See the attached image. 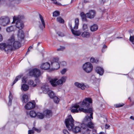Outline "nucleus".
<instances>
[{"mask_svg": "<svg viewBox=\"0 0 134 134\" xmlns=\"http://www.w3.org/2000/svg\"><path fill=\"white\" fill-rule=\"evenodd\" d=\"M20 42L15 41L14 35H12L8 41L7 44L2 43L0 44V49L4 51L7 53H10L14 49H17L20 47Z\"/></svg>", "mask_w": 134, "mask_h": 134, "instance_id": "f257e3e1", "label": "nucleus"}, {"mask_svg": "<svg viewBox=\"0 0 134 134\" xmlns=\"http://www.w3.org/2000/svg\"><path fill=\"white\" fill-rule=\"evenodd\" d=\"M92 100L91 99L89 98H86L84 99L82 103H78L80 105V107L79 108V110L80 111H82L85 113H90V116L87 115L85 117L84 119V122H88L91 119L90 118L93 119L92 110V108H90L87 109H85L88 108L90 105L89 103H92Z\"/></svg>", "mask_w": 134, "mask_h": 134, "instance_id": "f03ea898", "label": "nucleus"}, {"mask_svg": "<svg viewBox=\"0 0 134 134\" xmlns=\"http://www.w3.org/2000/svg\"><path fill=\"white\" fill-rule=\"evenodd\" d=\"M85 122H86V121H84V123L81 124L79 122L74 121L71 115H69L68 118L65 119V121L66 126L79 125H84V126H93L94 125L91 121H90L88 122L87 125L86 124L87 122L85 123Z\"/></svg>", "mask_w": 134, "mask_h": 134, "instance_id": "7ed1b4c3", "label": "nucleus"}, {"mask_svg": "<svg viewBox=\"0 0 134 134\" xmlns=\"http://www.w3.org/2000/svg\"><path fill=\"white\" fill-rule=\"evenodd\" d=\"M24 18L23 15H19L18 16H14L13 18V23H16V27L20 30L23 29L24 27V25L21 20Z\"/></svg>", "mask_w": 134, "mask_h": 134, "instance_id": "20e7f679", "label": "nucleus"}, {"mask_svg": "<svg viewBox=\"0 0 134 134\" xmlns=\"http://www.w3.org/2000/svg\"><path fill=\"white\" fill-rule=\"evenodd\" d=\"M44 93L48 92L49 96L51 98H53L55 96V95L53 92L52 91L49 90L48 87L47 86H43L41 87Z\"/></svg>", "mask_w": 134, "mask_h": 134, "instance_id": "39448f33", "label": "nucleus"}, {"mask_svg": "<svg viewBox=\"0 0 134 134\" xmlns=\"http://www.w3.org/2000/svg\"><path fill=\"white\" fill-rule=\"evenodd\" d=\"M93 66L92 64L89 62H87L84 64L83 66V70L86 72H90L92 70Z\"/></svg>", "mask_w": 134, "mask_h": 134, "instance_id": "423d86ee", "label": "nucleus"}, {"mask_svg": "<svg viewBox=\"0 0 134 134\" xmlns=\"http://www.w3.org/2000/svg\"><path fill=\"white\" fill-rule=\"evenodd\" d=\"M10 22L9 18L6 16H2L0 18V25L5 26L7 25Z\"/></svg>", "mask_w": 134, "mask_h": 134, "instance_id": "0eeeda50", "label": "nucleus"}, {"mask_svg": "<svg viewBox=\"0 0 134 134\" xmlns=\"http://www.w3.org/2000/svg\"><path fill=\"white\" fill-rule=\"evenodd\" d=\"M59 62V59L54 58L53 60V62H51V65L52 66L54 70H57L60 67Z\"/></svg>", "mask_w": 134, "mask_h": 134, "instance_id": "6e6552de", "label": "nucleus"}, {"mask_svg": "<svg viewBox=\"0 0 134 134\" xmlns=\"http://www.w3.org/2000/svg\"><path fill=\"white\" fill-rule=\"evenodd\" d=\"M29 74L31 76H34L35 77L39 76L41 74L40 71L37 68H34L30 71Z\"/></svg>", "mask_w": 134, "mask_h": 134, "instance_id": "1a4fd4ad", "label": "nucleus"}, {"mask_svg": "<svg viewBox=\"0 0 134 134\" xmlns=\"http://www.w3.org/2000/svg\"><path fill=\"white\" fill-rule=\"evenodd\" d=\"M67 128L69 131L76 133L81 131V128L79 126H66Z\"/></svg>", "mask_w": 134, "mask_h": 134, "instance_id": "9d476101", "label": "nucleus"}, {"mask_svg": "<svg viewBox=\"0 0 134 134\" xmlns=\"http://www.w3.org/2000/svg\"><path fill=\"white\" fill-rule=\"evenodd\" d=\"M35 107V102H28L25 106V108L27 110H29L34 109Z\"/></svg>", "mask_w": 134, "mask_h": 134, "instance_id": "9b49d317", "label": "nucleus"}, {"mask_svg": "<svg viewBox=\"0 0 134 134\" xmlns=\"http://www.w3.org/2000/svg\"><path fill=\"white\" fill-rule=\"evenodd\" d=\"M39 16L41 21H40L39 22V26L41 29L42 30L44 28H45V24L44 20L42 16L40 14H39Z\"/></svg>", "mask_w": 134, "mask_h": 134, "instance_id": "f8f14e48", "label": "nucleus"}, {"mask_svg": "<svg viewBox=\"0 0 134 134\" xmlns=\"http://www.w3.org/2000/svg\"><path fill=\"white\" fill-rule=\"evenodd\" d=\"M96 14L95 11L91 10L86 13V17L92 19L94 18Z\"/></svg>", "mask_w": 134, "mask_h": 134, "instance_id": "ddd939ff", "label": "nucleus"}, {"mask_svg": "<svg viewBox=\"0 0 134 134\" xmlns=\"http://www.w3.org/2000/svg\"><path fill=\"white\" fill-rule=\"evenodd\" d=\"M49 82L53 86H56L57 85H60V84H59L57 83L58 82V79L56 78L51 79Z\"/></svg>", "mask_w": 134, "mask_h": 134, "instance_id": "4468645a", "label": "nucleus"}, {"mask_svg": "<svg viewBox=\"0 0 134 134\" xmlns=\"http://www.w3.org/2000/svg\"><path fill=\"white\" fill-rule=\"evenodd\" d=\"M50 66V64L46 62L42 64L40 66L41 68L42 69L47 70L49 69Z\"/></svg>", "mask_w": 134, "mask_h": 134, "instance_id": "2eb2a0df", "label": "nucleus"}, {"mask_svg": "<svg viewBox=\"0 0 134 134\" xmlns=\"http://www.w3.org/2000/svg\"><path fill=\"white\" fill-rule=\"evenodd\" d=\"M18 36V40L19 41L24 39V34L23 30H20L19 31Z\"/></svg>", "mask_w": 134, "mask_h": 134, "instance_id": "dca6fc26", "label": "nucleus"}, {"mask_svg": "<svg viewBox=\"0 0 134 134\" xmlns=\"http://www.w3.org/2000/svg\"><path fill=\"white\" fill-rule=\"evenodd\" d=\"M74 85L76 86L81 88L82 90H85L86 88V86L83 83H81L78 82H76L74 83Z\"/></svg>", "mask_w": 134, "mask_h": 134, "instance_id": "f3484780", "label": "nucleus"}, {"mask_svg": "<svg viewBox=\"0 0 134 134\" xmlns=\"http://www.w3.org/2000/svg\"><path fill=\"white\" fill-rule=\"evenodd\" d=\"M96 71L97 73L99 74L100 75H103L104 72L103 69L99 66L96 67Z\"/></svg>", "mask_w": 134, "mask_h": 134, "instance_id": "a211bd4d", "label": "nucleus"}, {"mask_svg": "<svg viewBox=\"0 0 134 134\" xmlns=\"http://www.w3.org/2000/svg\"><path fill=\"white\" fill-rule=\"evenodd\" d=\"M34 130H35L38 132H40L41 131V129H37L35 127H33L32 130H29L28 131V134H32L34 133Z\"/></svg>", "mask_w": 134, "mask_h": 134, "instance_id": "6ab92c4d", "label": "nucleus"}, {"mask_svg": "<svg viewBox=\"0 0 134 134\" xmlns=\"http://www.w3.org/2000/svg\"><path fill=\"white\" fill-rule=\"evenodd\" d=\"M73 107L75 108V109H72L71 110V112L72 113H78L79 112V110H78L77 109L80 107V105L78 104H75Z\"/></svg>", "mask_w": 134, "mask_h": 134, "instance_id": "aec40b11", "label": "nucleus"}, {"mask_svg": "<svg viewBox=\"0 0 134 134\" xmlns=\"http://www.w3.org/2000/svg\"><path fill=\"white\" fill-rule=\"evenodd\" d=\"M66 79L67 77H63L60 79L58 80V82L57 83L60 84V85H62L63 83L65 82Z\"/></svg>", "mask_w": 134, "mask_h": 134, "instance_id": "412c9836", "label": "nucleus"}, {"mask_svg": "<svg viewBox=\"0 0 134 134\" xmlns=\"http://www.w3.org/2000/svg\"><path fill=\"white\" fill-rule=\"evenodd\" d=\"M81 36L83 37L88 38L90 36V34L88 32H84L82 34Z\"/></svg>", "mask_w": 134, "mask_h": 134, "instance_id": "4be33fe9", "label": "nucleus"}, {"mask_svg": "<svg viewBox=\"0 0 134 134\" xmlns=\"http://www.w3.org/2000/svg\"><path fill=\"white\" fill-rule=\"evenodd\" d=\"M15 29V26H12L7 27L6 29V30L7 32H10L14 31Z\"/></svg>", "mask_w": 134, "mask_h": 134, "instance_id": "5701e85b", "label": "nucleus"}, {"mask_svg": "<svg viewBox=\"0 0 134 134\" xmlns=\"http://www.w3.org/2000/svg\"><path fill=\"white\" fill-rule=\"evenodd\" d=\"M71 32L73 35L77 36L80 35L81 33L80 31H75L73 29H72Z\"/></svg>", "mask_w": 134, "mask_h": 134, "instance_id": "b1692460", "label": "nucleus"}, {"mask_svg": "<svg viewBox=\"0 0 134 134\" xmlns=\"http://www.w3.org/2000/svg\"><path fill=\"white\" fill-rule=\"evenodd\" d=\"M29 114L31 118H34L37 116L36 113L33 110L30 111Z\"/></svg>", "mask_w": 134, "mask_h": 134, "instance_id": "393cba45", "label": "nucleus"}, {"mask_svg": "<svg viewBox=\"0 0 134 134\" xmlns=\"http://www.w3.org/2000/svg\"><path fill=\"white\" fill-rule=\"evenodd\" d=\"M21 89L25 91H27L29 89V86L25 84H23L21 87Z\"/></svg>", "mask_w": 134, "mask_h": 134, "instance_id": "a878e982", "label": "nucleus"}, {"mask_svg": "<svg viewBox=\"0 0 134 134\" xmlns=\"http://www.w3.org/2000/svg\"><path fill=\"white\" fill-rule=\"evenodd\" d=\"M44 114L47 116H51L52 111L51 110L47 109L44 111Z\"/></svg>", "mask_w": 134, "mask_h": 134, "instance_id": "bb28decb", "label": "nucleus"}, {"mask_svg": "<svg viewBox=\"0 0 134 134\" xmlns=\"http://www.w3.org/2000/svg\"><path fill=\"white\" fill-rule=\"evenodd\" d=\"M75 25L74 27V29H78L79 24V20L78 19H76L75 20Z\"/></svg>", "mask_w": 134, "mask_h": 134, "instance_id": "cd10ccee", "label": "nucleus"}, {"mask_svg": "<svg viewBox=\"0 0 134 134\" xmlns=\"http://www.w3.org/2000/svg\"><path fill=\"white\" fill-rule=\"evenodd\" d=\"M22 98L23 102V103H26L28 100V96L26 94L23 95V97H22Z\"/></svg>", "mask_w": 134, "mask_h": 134, "instance_id": "c85d7f7f", "label": "nucleus"}, {"mask_svg": "<svg viewBox=\"0 0 134 134\" xmlns=\"http://www.w3.org/2000/svg\"><path fill=\"white\" fill-rule=\"evenodd\" d=\"M98 29V27L96 24H94L91 26L90 27V29L91 31H94Z\"/></svg>", "mask_w": 134, "mask_h": 134, "instance_id": "c756f323", "label": "nucleus"}, {"mask_svg": "<svg viewBox=\"0 0 134 134\" xmlns=\"http://www.w3.org/2000/svg\"><path fill=\"white\" fill-rule=\"evenodd\" d=\"M80 15L82 20L83 21H86V14H85L83 12H82L81 13Z\"/></svg>", "mask_w": 134, "mask_h": 134, "instance_id": "7c9ffc66", "label": "nucleus"}, {"mask_svg": "<svg viewBox=\"0 0 134 134\" xmlns=\"http://www.w3.org/2000/svg\"><path fill=\"white\" fill-rule=\"evenodd\" d=\"M37 117L38 118L42 119L44 118V115L42 113H38L37 114Z\"/></svg>", "mask_w": 134, "mask_h": 134, "instance_id": "2f4dec72", "label": "nucleus"}, {"mask_svg": "<svg viewBox=\"0 0 134 134\" xmlns=\"http://www.w3.org/2000/svg\"><path fill=\"white\" fill-rule=\"evenodd\" d=\"M28 84L30 85H32L33 87H35L36 86V84H34V81L32 80H30L28 81Z\"/></svg>", "mask_w": 134, "mask_h": 134, "instance_id": "473e14b6", "label": "nucleus"}, {"mask_svg": "<svg viewBox=\"0 0 134 134\" xmlns=\"http://www.w3.org/2000/svg\"><path fill=\"white\" fill-rule=\"evenodd\" d=\"M57 20L59 23H63L64 22V20L61 17H59L57 18Z\"/></svg>", "mask_w": 134, "mask_h": 134, "instance_id": "72a5a7b5", "label": "nucleus"}, {"mask_svg": "<svg viewBox=\"0 0 134 134\" xmlns=\"http://www.w3.org/2000/svg\"><path fill=\"white\" fill-rule=\"evenodd\" d=\"M22 77L21 75H19L16 77L15 80L13 82L12 85H13L19 79H20Z\"/></svg>", "mask_w": 134, "mask_h": 134, "instance_id": "f704fd0d", "label": "nucleus"}, {"mask_svg": "<svg viewBox=\"0 0 134 134\" xmlns=\"http://www.w3.org/2000/svg\"><path fill=\"white\" fill-rule=\"evenodd\" d=\"M9 102L8 104L9 105H10L12 103V95L11 93H10V95L9 96Z\"/></svg>", "mask_w": 134, "mask_h": 134, "instance_id": "c9c22d12", "label": "nucleus"}, {"mask_svg": "<svg viewBox=\"0 0 134 134\" xmlns=\"http://www.w3.org/2000/svg\"><path fill=\"white\" fill-rule=\"evenodd\" d=\"M59 15V12L57 11H55L53 13V16L54 17H57Z\"/></svg>", "mask_w": 134, "mask_h": 134, "instance_id": "e433bc0d", "label": "nucleus"}, {"mask_svg": "<svg viewBox=\"0 0 134 134\" xmlns=\"http://www.w3.org/2000/svg\"><path fill=\"white\" fill-rule=\"evenodd\" d=\"M54 101L56 103H58L59 102V99L57 97L55 96L53 98Z\"/></svg>", "mask_w": 134, "mask_h": 134, "instance_id": "4c0bfd02", "label": "nucleus"}, {"mask_svg": "<svg viewBox=\"0 0 134 134\" xmlns=\"http://www.w3.org/2000/svg\"><path fill=\"white\" fill-rule=\"evenodd\" d=\"M90 61L92 63H97L98 62V60L97 59V60L94 58L92 57L90 59Z\"/></svg>", "mask_w": 134, "mask_h": 134, "instance_id": "58836bf2", "label": "nucleus"}, {"mask_svg": "<svg viewBox=\"0 0 134 134\" xmlns=\"http://www.w3.org/2000/svg\"><path fill=\"white\" fill-rule=\"evenodd\" d=\"M130 40L133 44H134V35L131 36L130 37Z\"/></svg>", "mask_w": 134, "mask_h": 134, "instance_id": "ea45409f", "label": "nucleus"}, {"mask_svg": "<svg viewBox=\"0 0 134 134\" xmlns=\"http://www.w3.org/2000/svg\"><path fill=\"white\" fill-rule=\"evenodd\" d=\"M88 29L87 25V24H84L83 26V30H87Z\"/></svg>", "mask_w": 134, "mask_h": 134, "instance_id": "a19ab883", "label": "nucleus"}, {"mask_svg": "<svg viewBox=\"0 0 134 134\" xmlns=\"http://www.w3.org/2000/svg\"><path fill=\"white\" fill-rule=\"evenodd\" d=\"M65 47H64L60 46V48L57 49V51H62L65 49Z\"/></svg>", "mask_w": 134, "mask_h": 134, "instance_id": "79ce46f5", "label": "nucleus"}, {"mask_svg": "<svg viewBox=\"0 0 134 134\" xmlns=\"http://www.w3.org/2000/svg\"><path fill=\"white\" fill-rule=\"evenodd\" d=\"M110 126H101V128L103 129L104 128L105 130L107 129L109 130L110 129Z\"/></svg>", "mask_w": 134, "mask_h": 134, "instance_id": "37998d69", "label": "nucleus"}, {"mask_svg": "<svg viewBox=\"0 0 134 134\" xmlns=\"http://www.w3.org/2000/svg\"><path fill=\"white\" fill-rule=\"evenodd\" d=\"M124 105V104H117L115 105V107L116 108L120 107L123 106Z\"/></svg>", "mask_w": 134, "mask_h": 134, "instance_id": "c03bdc74", "label": "nucleus"}, {"mask_svg": "<svg viewBox=\"0 0 134 134\" xmlns=\"http://www.w3.org/2000/svg\"><path fill=\"white\" fill-rule=\"evenodd\" d=\"M27 79L25 77H24L22 79V82L24 83H25L26 82Z\"/></svg>", "mask_w": 134, "mask_h": 134, "instance_id": "a18cd8bd", "label": "nucleus"}, {"mask_svg": "<svg viewBox=\"0 0 134 134\" xmlns=\"http://www.w3.org/2000/svg\"><path fill=\"white\" fill-rule=\"evenodd\" d=\"M53 2V3L56 5H60V4L56 1V0H51Z\"/></svg>", "mask_w": 134, "mask_h": 134, "instance_id": "49530a36", "label": "nucleus"}, {"mask_svg": "<svg viewBox=\"0 0 134 134\" xmlns=\"http://www.w3.org/2000/svg\"><path fill=\"white\" fill-rule=\"evenodd\" d=\"M87 127L86 130L87 131H90L91 130H89L88 128H90L91 129H93L94 128V126H86Z\"/></svg>", "mask_w": 134, "mask_h": 134, "instance_id": "de8ad7c7", "label": "nucleus"}, {"mask_svg": "<svg viewBox=\"0 0 134 134\" xmlns=\"http://www.w3.org/2000/svg\"><path fill=\"white\" fill-rule=\"evenodd\" d=\"M63 133L64 134H69V133L68 131L65 129H64L63 130Z\"/></svg>", "mask_w": 134, "mask_h": 134, "instance_id": "09e8293b", "label": "nucleus"}, {"mask_svg": "<svg viewBox=\"0 0 134 134\" xmlns=\"http://www.w3.org/2000/svg\"><path fill=\"white\" fill-rule=\"evenodd\" d=\"M108 0H100V2L101 4H104L105 3L107 2Z\"/></svg>", "mask_w": 134, "mask_h": 134, "instance_id": "8fccbe9b", "label": "nucleus"}, {"mask_svg": "<svg viewBox=\"0 0 134 134\" xmlns=\"http://www.w3.org/2000/svg\"><path fill=\"white\" fill-rule=\"evenodd\" d=\"M66 71V69H63V70L60 71V72L62 74H64Z\"/></svg>", "mask_w": 134, "mask_h": 134, "instance_id": "3c124183", "label": "nucleus"}, {"mask_svg": "<svg viewBox=\"0 0 134 134\" xmlns=\"http://www.w3.org/2000/svg\"><path fill=\"white\" fill-rule=\"evenodd\" d=\"M35 82H36V84L38 83L39 82V79H35Z\"/></svg>", "mask_w": 134, "mask_h": 134, "instance_id": "603ef678", "label": "nucleus"}, {"mask_svg": "<svg viewBox=\"0 0 134 134\" xmlns=\"http://www.w3.org/2000/svg\"><path fill=\"white\" fill-rule=\"evenodd\" d=\"M69 27H70V28L71 29V31H72V29H72V24L71 23H69Z\"/></svg>", "mask_w": 134, "mask_h": 134, "instance_id": "864d4df0", "label": "nucleus"}, {"mask_svg": "<svg viewBox=\"0 0 134 134\" xmlns=\"http://www.w3.org/2000/svg\"><path fill=\"white\" fill-rule=\"evenodd\" d=\"M3 40L2 36L0 34V41H1Z\"/></svg>", "mask_w": 134, "mask_h": 134, "instance_id": "5fc2aeb1", "label": "nucleus"}, {"mask_svg": "<svg viewBox=\"0 0 134 134\" xmlns=\"http://www.w3.org/2000/svg\"><path fill=\"white\" fill-rule=\"evenodd\" d=\"M130 118L132 120H134V118L132 116H130Z\"/></svg>", "mask_w": 134, "mask_h": 134, "instance_id": "6e6d98bb", "label": "nucleus"}, {"mask_svg": "<svg viewBox=\"0 0 134 134\" xmlns=\"http://www.w3.org/2000/svg\"><path fill=\"white\" fill-rule=\"evenodd\" d=\"M99 134H105V133L104 132H99Z\"/></svg>", "mask_w": 134, "mask_h": 134, "instance_id": "4d7b16f0", "label": "nucleus"}, {"mask_svg": "<svg viewBox=\"0 0 134 134\" xmlns=\"http://www.w3.org/2000/svg\"><path fill=\"white\" fill-rule=\"evenodd\" d=\"M107 48V46L105 45H104L103 47V48Z\"/></svg>", "mask_w": 134, "mask_h": 134, "instance_id": "13d9d810", "label": "nucleus"}, {"mask_svg": "<svg viewBox=\"0 0 134 134\" xmlns=\"http://www.w3.org/2000/svg\"><path fill=\"white\" fill-rule=\"evenodd\" d=\"M96 131H97L96 130H95V129H93V132H96Z\"/></svg>", "mask_w": 134, "mask_h": 134, "instance_id": "bf43d9fd", "label": "nucleus"}, {"mask_svg": "<svg viewBox=\"0 0 134 134\" xmlns=\"http://www.w3.org/2000/svg\"><path fill=\"white\" fill-rule=\"evenodd\" d=\"M30 51V49L29 48H28V49H27V53L28 52H29V51Z\"/></svg>", "mask_w": 134, "mask_h": 134, "instance_id": "052dcab7", "label": "nucleus"}, {"mask_svg": "<svg viewBox=\"0 0 134 134\" xmlns=\"http://www.w3.org/2000/svg\"><path fill=\"white\" fill-rule=\"evenodd\" d=\"M32 47L31 46H30L29 48L30 49H32Z\"/></svg>", "mask_w": 134, "mask_h": 134, "instance_id": "680f3d73", "label": "nucleus"}, {"mask_svg": "<svg viewBox=\"0 0 134 134\" xmlns=\"http://www.w3.org/2000/svg\"><path fill=\"white\" fill-rule=\"evenodd\" d=\"M129 32H131V33H132V32H131V30H129Z\"/></svg>", "mask_w": 134, "mask_h": 134, "instance_id": "e2e57ef3", "label": "nucleus"}, {"mask_svg": "<svg viewBox=\"0 0 134 134\" xmlns=\"http://www.w3.org/2000/svg\"><path fill=\"white\" fill-rule=\"evenodd\" d=\"M40 44V43H38L37 44V46H38Z\"/></svg>", "mask_w": 134, "mask_h": 134, "instance_id": "0e129e2a", "label": "nucleus"}, {"mask_svg": "<svg viewBox=\"0 0 134 134\" xmlns=\"http://www.w3.org/2000/svg\"><path fill=\"white\" fill-rule=\"evenodd\" d=\"M105 126H108L107 124H106L105 125ZM108 126H109V125Z\"/></svg>", "mask_w": 134, "mask_h": 134, "instance_id": "69168bd1", "label": "nucleus"}, {"mask_svg": "<svg viewBox=\"0 0 134 134\" xmlns=\"http://www.w3.org/2000/svg\"><path fill=\"white\" fill-rule=\"evenodd\" d=\"M129 99H130V100H131V99H130V97H129Z\"/></svg>", "mask_w": 134, "mask_h": 134, "instance_id": "338daca9", "label": "nucleus"}, {"mask_svg": "<svg viewBox=\"0 0 134 134\" xmlns=\"http://www.w3.org/2000/svg\"><path fill=\"white\" fill-rule=\"evenodd\" d=\"M1 27H0V31L1 30Z\"/></svg>", "mask_w": 134, "mask_h": 134, "instance_id": "774afa93", "label": "nucleus"}]
</instances>
